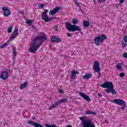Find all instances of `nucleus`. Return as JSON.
Returning <instances> with one entry per match:
<instances>
[{
	"instance_id": "1",
	"label": "nucleus",
	"mask_w": 127,
	"mask_h": 127,
	"mask_svg": "<svg viewBox=\"0 0 127 127\" xmlns=\"http://www.w3.org/2000/svg\"><path fill=\"white\" fill-rule=\"evenodd\" d=\"M46 40H47V37H46V36L36 37L35 38L30 48L29 52H31V53H34V52L37 51L39 47L41 46V44H42V42L41 41H46Z\"/></svg>"
},
{
	"instance_id": "2",
	"label": "nucleus",
	"mask_w": 127,
	"mask_h": 127,
	"mask_svg": "<svg viewBox=\"0 0 127 127\" xmlns=\"http://www.w3.org/2000/svg\"><path fill=\"white\" fill-rule=\"evenodd\" d=\"M65 27L68 31H72V32H74V31H79L80 33H82L80 26L72 25L71 23L69 22H65Z\"/></svg>"
},
{
	"instance_id": "3",
	"label": "nucleus",
	"mask_w": 127,
	"mask_h": 127,
	"mask_svg": "<svg viewBox=\"0 0 127 127\" xmlns=\"http://www.w3.org/2000/svg\"><path fill=\"white\" fill-rule=\"evenodd\" d=\"M86 117H82L79 118V120L81 121V125L82 127H96L94 122H92L91 120H85Z\"/></svg>"
},
{
	"instance_id": "4",
	"label": "nucleus",
	"mask_w": 127,
	"mask_h": 127,
	"mask_svg": "<svg viewBox=\"0 0 127 127\" xmlns=\"http://www.w3.org/2000/svg\"><path fill=\"white\" fill-rule=\"evenodd\" d=\"M108 38V37L106 35H102L97 36L94 39V44L96 46H100L101 43H103Z\"/></svg>"
},
{
	"instance_id": "5",
	"label": "nucleus",
	"mask_w": 127,
	"mask_h": 127,
	"mask_svg": "<svg viewBox=\"0 0 127 127\" xmlns=\"http://www.w3.org/2000/svg\"><path fill=\"white\" fill-rule=\"evenodd\" d=\"M47 12H48V10L45 9L44 12H42V19L44 20L45 22H49V21H51L53 19H56L55 17H52L49 18L48 16H47Z\"/></svg>"
},
{
	"instance_id": "6",
	"label": "nucleus",
	"mask_w": 127,
	"mask_h": 127,
	"mask_svg": "<svg viewBox=\"0 0 127 127\" xmlns=\"http://www.w3.org/2000/svg\"><path fill=\"white\" fill-rule=\"evenodd\" d=\"M111 103H113V104H116V105H119V106L123 105V106L121 108V109L124 111L125 110V108L127 107V105H126V101L120 99H114Z\"/></svg>"
},
{
	"instance_id": "7",
	"label": "nucleus",
	"mask_w": 127,
	"mask_h": 127,
	"mask_svg": "<svg viewBox=\"0 0 127 127\" xmlns=\"http://www.w3.org/2000/svg\"><path fill=\"white\" fill-rule=\"evenodd\" d=\"M94 69L95 72L98 73V78H101V68H100L99 62H97V61H95L94 62Z\"/></svg>"
},
{
	"instance_id": "8",
	"label": "nucleus",
	"mask_w": 127,
	"mask_h": 127,
	"mask_svg": "<svg viewBox=\"0 0 127 127\" xmlns=\"http://www.w3.org/2000/svg\"><path fill=\"white\" fill-rule=\"evenodd\" d=\"M18 35H19V34H18L17 30H16V29L15 28L13 31V33H12L9 37V40L12 41V40L16 38V37L18 36Z\"/></svg>"
},
{
	"instance_id": "9",
	"label": "nucleus",
	"mask_w": 127,
	"mask_h": 127,
	"mask_svg": "<svg viewBox=\"0 0 127 127\" xmlns=\"http://www.w3.org/2000/svg\"><path fill=\"white\" fill-rule=\"evenodd\" d=\"M0 78L2 79V80H5L8 78V72L6 71H3L1 72L0 75Z\"/></svg>"
},
{
	"instance_id": "10",
	"label": "nucleus",
	"mask_w": 127,
	"mask_h": 127,
	"mask_svg": "<svg viewBox=\"0 0 127 127\" xmlns=\"http://www.w3.org/2000/svg\"><path fill=\"white\" fill-rule=\"evenodd\" d=\"M106 93L107 94L111 93L112 95H117V91L114 89V84H112L109 89L106 90Z\"/></svg>"
},
{
	"instance_id": "11",
	"label": "nucleus",
	"mask_w": 127,
	"mask_h": 127,
	"mask_svg": "<svg viewBox=\"0 0 127 127\" xmlns=\"http://www.w3.org/2000/svg\"><path fill=\"white\" fill-rule=\"evenodd\" d=\"M112 85L113 82H106L104 83L101 84V87H102V88H107V89H110Z\"/></svg>"
},
{
	"instance_id": "12",
	"label": "nucleus",
	"mask_w": 127,
	"mask_h": 127,
	"mask_svg": "<svg viewBox=\"0 0 127 127\" xmlns=\"http://www.w3.org/2000/svg\"><path fill=\"white\" fill-rule=\"evenodd\" d=\"M61 9V7H56L54 9L51 10L49 11V14L51 15H54L56 13H57L59 10Z\"/></svg>"
},
{
	"instance_id": "13",
	"label": "nucleus",
	"mask_w": 127,
	"mask_h": 127,
	"mask_svg": "<svg viewBox=\"0 0 127 127\" xmlns=\"http://www.w3.org/2000/svg\"><path fill=\"white\" fill-rule=\"evenodd\" d=\"M27 124L28 125H31V126H33V127H43L42 125L37 123L34 122L33 121H27Z\"/></svg>"
},
{
	"instance_id": "14",
	"label": "nucleus",
	"mask_w": 127,
	"mask_h": 127,
	"mask_svg": "<svg viewBox=\"0 0 127 127\" xmlns=\"http://www.w3.org/2000/svg\"><path fill=\"white\" fill-rule=\"evenodd\" d=\"M79 95L82 98H83L84 100H86L87 102H91V99H90V97L85 94V93L79 92Z\"/></svg>"
},
{
	"instance_id": "15",
	"label": "nucleus",
	"mask_w": 127,
	"mask_h": 127,
	"mask_svg": "<svg viewBox=\"0 0 127 127\" xmlns=\"http://www.w3.org/2000/svg\"><path fill=\"white\" fill-rule=\"evenodd\" d=\"M2 10L4 11V15L5 16H8V15H10L11 12L9 9H7L6 7H3L2 8Z\"/></svg>"
},
{
	"instance_id": "16",
	"label": "nucleus",
	"mask_w": 127,
	"mask_h": 127,
	"mask_svg": "<svg viewBox=\"0 0 127 127\" xmlns=\"http://www.w3.org/2000/svg\"><path fill=\"white\" fill-rule=\"evenodd\" d=\"M51 41L52 42H57L58 43H59V42H61L62 40L61 38H59L55 37V36H54L51 37Z\"/></svg>"
},
{
	"instance_id": "17",
	"label": "nucleus",
	"mask_w": 127,
	"mask_h": 127,
	"mask_svg": "<svg viewBox=\"0 0 127 127\" xmlns=\"http://www.w3.org/2000/svg\"><path fill=\"white\" fill-rule=\"evenodd\" d=\"M122 45L123 48H126L127 46V36L125 35L124 40L122 42Z\"/></svg>"
},
{
	"instance_id": "18",
	"label": "nucleus",
	"mask_w": 127,
	"mask_h": 127,
	"mask_svg": "<svg viewBox=\"0 0 127 127\" xmlns=\"http://www.w3.org/2000/svg\"><path fill=\"white\" fill-rule=\"evenodd\" d=\"M62 103H68V100L66 98H63L57 101L56 105L59 106V105H60V104H62Z\"/></svg>"
},
{
	"instance_id": "19",
	"label": "nucleus",
	"mask_w": 127,
	"mask_h": 127,
	"mask_svg": "<svg viewBox=\"0 0 127 127\" xmlns=\"http://www.w3.org/2000/svg\"><path fill=\"white\" fill-rule=\"evenodd\" d=\"M28 85V83L27 81H25L24 83L21 84L20 86V89L22 90L23 89H24V88H26L27 86Z\"/></svg>"
},
{
	"instance_id": "20",
	"label": "nucleus",
	"mask_w": 127,
	"mask_h": 127,
	"mask_svg": "<svg viewBox=\"0 0 127 127\" xmlns=\"http://www.w3.org/2000/svg\"><path fill=\"white\" fill-rule=\"evenodd\" d=\"M93 76V75L92 73H89V74H86L84 75L83 76L82 78L83 79H91L92 77Z\"/></svg>"
},
{
	"instance_id": "21",
	"label": "nucleus",
	"mask_w": 127,
	"mask_h": 127,
	"mask_svg": "<svg viewBox=\"0 0 127 127\" xmlns=\"http://www.w3.org/2000/svg\"><path fill=\"white\" fill-rule=\"evenodd\" d=\"M12 49L13 50V59H15V57H16V53H17V52H16V48L15 46H13Z\"/></svg>"
},
{
	"instance_id": "22",
	"label": "nucleus",
	"mask_w": 127,
	"mask_h": 127,
	"mask_svg": "<svg viewBox=\"0 0 127 127\" xmlns=\"http://www.w3.org/2000/svg\"><path fill=\"white\" fill-rule=\"evenodd\" d=\"M86 115H93V116H96L97 113L95 112H93L91 110H88L85 112Z\"/></svg>"
},
{
	"instance_id": "23",
	"label": "nucleus",
	"mask_w": 127,
	"mask_h": 127,
	"mask_svg": "<svg viewBox=\"0 0 127 127\" xmlns=\"http://www.w3.org/2000/svg\"><path fill=\"white\" fill-rule=\"evenodd\" d=\"M76 74H77V71L76 70H73L71 71V74H70L71 79H75Z\"/></svg>"
},
{
	"instance_id": "24",
	"label": "nucleus",
	"mask_w": 127,
	"mask_h": 127,
	"mask_svg": "<svg viewBox=\"0 0 127 127\" xmlns=\"http://www.w3.org/2000/svg\"><path fill=\"white\" fill-rule=\"evenodd\" d=\"M9 43V41H7L5 43H4V44H3L2 45L0 46V48L1 49H2V48H4L5 46H6L7 45H8Z\"/></svg>"
},
{
	"instance_id": "25",
	"label": "nucleus",
	"mask_w": 127,
	"mask_h": 127,
	"mask_svg": "<svg viewBox=\"0 0 127 127\" xmlns=\"http://www.w3.org/2000/svg\"><path fill=\"white\" fill-rule=\"evenodd\" d=\"M90 25V22L88 21H84L83 22V26L84 27H89Z\"/></svg>"
},
{
	"instance_id": "26",
	"label": "nucleus",
	"mask_w": 127,
	"mask_h": 127,
	"mask_svg": "<svg viewBox=\"0 0 127 127\" xmlns=\"http://www.w3.org/2000/svg\"><path fill=\"white\" fill-rule=\"evenodd\" d=\"M59 105H57V104H56V102L55 103V104H54L53 105H51V106H50L49 108V111H51V110H53V109H55V108H56V107H57Z\"/></svg>"
},
{
	"instance_id": "27",
	"label": "nucleus",
	"mask_w": 127,
	"mask_h": 127,
	"mask_svg": "<svg viewBox=\"0 0 127 127\" xmlns=\"http://www.w3.org/2000/svg\"><path fill=\"white\" fill-rule=\"evenodd\" d=\"M116 68L117 70H122V69H123V66H122V64L118 63L116 65Z\"/></svg>"
},
{
	"instance_id": "28",
	"label": "nucleus",
	"mask_w": 127,
	"mask_h": 127,
	"mask_svg": "<svg viewBox=\"0 0 127 127\" xmlns=\"http://www.w3.org/2000/svg\"><path fill=\"white\" fill-rule=\"evenodd\" d=\"M73 0V1H74L75 4L77 5V7H78L79 8H81V5H80V4L78 3V0Z\"/></svg>"
},
{
	"instance_id": "29",
	"label": "nucleus",
	"mask_w": 127,
	"mask_h": 127,
	"mask_svg": "<svg viewBox=\"0 0 127 127\" xmlns=\"http://www.w3.org/2000/svg\"><path fill=\"white\" fill-rule=\"evenodd\" d=\"M46 127H57V126H56L54 124H52L51 125L49 124H46Z\"/></svg>"
},
{
	"instance_id": "30",
	"label": "nucleus",
	"mask_w": 127,
	"mask_h": 127,
	"mask_svg": "<svg viewBox=\"0 0 127 127\" xmlns=\"http://www.w3.org/2000/svg\"><path fill=\"white\" fill-rule=\"evenodd\" d=\"M107 0H97L98 3H102L103 2H105ZM94 2L96 1V0H93Z\"/></svg>"
},
{
	"instance_id": "31",
	"label": "nucleus",
	"mask_w": 127,
	"mask_h": 127,
	"mask_svg": "<svg viewBox=\"0 0 127 127\" xmlns=\"http://www.w3.org/2000/svg\"><path fill=\"white\" fill-rule=\"evenodd\" d=\"M32 22H33V21L30 20L28 19L26 20V24H27V25H30V24H31Z\"/></svg>"
},
{
	"instance_id": "32",
	"label": "nucleus",
	"mask_w": 127,
	"mask_h": 127,
	"mask_svg": "<svg viewBox=\"0 0 127 127\" xmlns=\"http://www.w3.org/2000/svg\"><path fill=\"white\" fill-rule=\"evenodd\" d=\"M11 30H12V27L10 26L7 29L8 33H10V32H11Z\"/></svg>"
},
{
	"instance_id": "33",
	"label": "nucleus",
	"mask_w": 127,
	"mask_h": 127,
	"mask_svg": "<svg viewBox=\"0 0 127 127\" xmlns=\"http://www.w3.org/2000/svg\"><path fill=\"white\" fill-rule=\"evenodd\" d=\"M44 7V5L43 4H39L38 5V8L40 9H42V8H43Z\"/></svg>"
},
{
	"instance_id": "34",
	"label": "nucleus",
	"mask_w": 127,
	"mask_h": 127,
	"mask_svg": "<svg viewBox=\"0 0 127 127\" xmlns=\"http://www.w3.org/2000/svg\"><path fill=\"white\" fill-rule=\"evenodd\" d=\"M72 23L73 24H77V23H78V20L76 19H73Z\"/></svg>"
},
{
	"instance_id": "35",
	"label": "nucleus",
	"mask_w": 127,
	"mask_h": 127,
	"mask_svg": "<svg viewBox=\"0 0 127 127\" xmlns=\"http://www.w3.org/2000/svg\"><path fill=\"white\" fill-rule=\"evenodd\" d=\"M119 76L121 77V78H123V77L126 76V74H125V72H121L120 73Z\"/></svg>"
},
{
	"instance_id": "36",
	"label": "nucleus",
	"mask_w": 127,
	"mask_h": 127,
	"mask_svg": "<svg viewBox=\"0 0 127 127\" xmlns=\"http://www.w3.org/2000/svg\"><path fill=\"white\" fill-rule=\"evenodd\" d=\"M123 57H124V58H127V53H124L123 54Z\"/></svg>"
},
{
	"instance_id": "37",
	"label": "nucleus",
	"mask_w": 127,
	"mask_h": 127,
	"mask_svg": "<svg viewBox=\"0 0 127 127\" xmlns=\"http://www.w3.org/2000/svg\"><path fill=\"white\" fill-rule=\"evenodd\" d=\"M59 93H60L61 94H63V93H64V91H63V90L60 89L59 90Z\"/></svg>"
},
{
	"instance_id": "38",
	"label": "nucleus",
	"mask_w": 127,
	"mask_h": 127,
	"mask_svg": "<svg viewBox=\"0 0 127 127\" xmlns=\"http://www.w3.org/2000/svg\"><path fill=\"white\" fill-rule=\"evenodd\" d=\"M54 30H56V31H58V26H56L54 27Z\"/></svg>"
},
{
	"instance_id": "39",
	"label": "nucleus",
	"mask_w": 127,
	"mask_h": 127,
	"mask_svg": "<svg viewBox=\"0 0 127 127\" xmlns=\"http://www.w3.org/2000/svg\"><path fill=\"white\" fill-rule=\"evenodd\" d=\"M67 35L68 37H71V36H72V34L70 33H67Z\"/></svg>"
},
{
	"instance_id": "40",
	"label": "nucleus",
	"mask_w": 127,
	"mask_h": 127,
	"mask_svg": "<svg viewBox=\"0 0 127 127\" xmlns=\"http://www.w3.org/2000/svg\"><path fill=\"white\" fill-rule=\"evenodd\" d=\"M19 13H20L21 14H24V11H20L19 12Z\"/></svg>"
},
{
	"instance_id": "41",
	"label": "nucleus",
	"mask_w": 127,
	"mask_h": 127,
	"mask_svg": "<svg viewBox=\"0 0 127 127\" xmlns=\"http://www.w3.org/2000/svg\"><path fill=\"white\" fill-rule=\"evenodd\" d=\"M120 3H124V1H125V0H119Z\"/></svg>"
},
{
	"instance_id": "42",
	"label": "nucleus",
	"mask_w": 127,
	"mask_h": 127,
	"mask_svg": "<svg viewBox=\"0 0 127 127\" xmlns=\"http://www.w3.org/2000/svg\"><path fill=\"white\" fill-rule=\"evenodd\" d=\"M98 96L100 97V98H102L103 97V95H102V94L101 93H99Z\"/></svg>"
},
{
	"instance_id": "43",
	"label": "nucleus",
	"mask_w": 127,
	"mask_h": 127,
	"mask_svg": "<svg viewBox=\"0 0 127 127\" xmlns=\"http://www.w3.org/2000/svg\"><path fill=\"white\" fill-rule=\"evenodd\" d=\"M81 6H80V8H79L80 10L81 11V12H83V10H82V8H81Z\"/></svg>"
},
{
	"instance_id": "44",
	"label": "nucleus",
	"mask_w": 127,
	"mask_h": 127,
	"mask_svg": "<svg viewBox=\"0 0 127 127\" xmlns=\"http://www.w3.org/2000/svg\"><path fill=\"white\" fill-rule=\"evenodd\" d=\"M67 127H72V126L71 125H67Z\"/></svg>"
},
{
	"instance_id": "45",
	"label": "nucleus",
	"mask_w": 127,
	"mask_h": 127,
	"mask_svg": "<svg viewBox=\"0 0 127 127\" xmlns=\"http://www.w3.org/2000/svg\"><path fill=\"white\" fill-rule=\"evenodd\" d=\"M41 34L43 35V33H41Z\"/></svg>"
},
{
	"instance_id": "46",
	"label": "nucleus",
	"mask_w": 127,
	"mask_h": 127,
	"mask_svg": "<svg viewBox=\"0 0 127 127\" xmlns=\"http://www.w3.org/2000/svg\"><path fill=\"white\" fill-rule=\"evenodd\" d=\"M32 27H34V26H33Z\"/></svg>"
},
{
	"instance_id": "47",
	"label": "nucleus",
	"mask_w": 127,
	"mask_h": 127,
	"mask_svg": "<svg viewBox=\"0 0 127 127\" xmlns=\"http://www.w3.org/2000/svg\"><path fill=\"white\" fill-rule=\"evenodd\" d=\"M80 110H82V109L80 108Z\"/></svg>"
},
{
	"instance_id": "48",
	"label": "nucleus",
	"mask_w": 127,
	"mask_h": 127,
	"mask_svg": "<svg viewBox=\"0 0 127 127\" xmlns=\"http://www.w3.org/2000/svg\"><path fill=\"white\" fill-rule=\"evenodd\" d=\"M80 110H82V109L80 108Z\"/></svg>"
},
{
	"instance_id": "49",
	"label": "nucleus",
	"mask_w": 127,
	"mask_h": 127,
	"mask_svg": "<svg viewBox=\"0 0 127 127\" xmlns=\"http://www.w3.org/2000/svg\"><path fill=\"white\" fill-rule=\"evenodd\" d=\"M81 109L83 110V108H81Z\"/></svg>"
}]
</instances>
